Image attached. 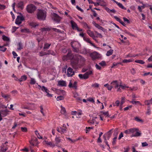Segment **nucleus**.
<instances>
[{"label":"nucleus","mask_w":152,"mask_h":152,"mask_svg":"<svg viewBox=\"0 0 152 152\" xmlns=\"http://www.w3.org/2000/svg\"><path fill=\"white\" fill-rule=\"evenodd\" d=\"M37 18L40 20H45L46 17V13L42 10H39L37 13Z\"/></svg>","instance_id":"1"},{"label":"nucleus","mask_w":152,"mask_h":152,"mask_svg":"<svg viewBox=\"0 0 152 152\" xmlns=\"http://www.w3.org/2000/svg\"><path fill=\"white\" fill-rule=\"evenodd\" d=\"M36 7L33 4H30L27 5L26 8V10L29 13H34L37 9Z\"/></svg>","instance_id":"2"},{"label":"nucleus","mask_w":152,"mask_h":152,"mask_svg":"<svg viewBox=\"0 0 152 152\" xmlns=\"http://www.w3.org/2000/svg\"><path fill=\"white\" fill-rule=\"evenodd\" d=\"M92 72L91 70H89L86 72L84 74H80L78 76L80 79L86 80L89 77V75L92 74Z\"/></svg>","instance_id":"3"},{"label":"nucleus","mask_w":152,"mask_h":152,"mask_svg":"<svg viewBox=\"0 0 152 152\" xmlns=\"http://www.w3.org/2000/svg\"><path fill=\"white\" fill-rule=\"evenodd\" d=\"M38 86L39 87V89H41L42 91L45 92L47 93L46 96H47L48 97H52L53 96V95L49 93L50 91L46 87L44 86H41L40 85H38Z\"/></svg>","instance_id":"4"},{"label":"nucleus","mask_w":152,"mask_h":152,"mask_svg":"<svg viewBox=\"0 0 152 152\" xmlns=\"http://www.w3.org/2000/svg\"><path fill=\"white\" fill-rule=\"evenodd\" d=\"M79 62V59L76 58L71 61V64L73 68L76 69L78 67Z\"/></svg>","instance_id":"5"},{"label":"nucleus","mask_w":152,"mask_h":152,"mask_svg":"<svg viewBox=\"0 0 152 152\" xmlns=\"http://www.w3.org/2000/svg\"><path fill=\"white\" fill-rule=\"evenodd\" d=\"M21 15H18L15 21V23L17 25L20 24L22 21L25 20L24 17L22 15L21 13H20Z\"/></svg>","instance_id":"6"},{"label":"nucleus","mask_w":152,"mask_h":152,"mask_svg":"<svg viewBox=\"0 0 152 152\" xmlns=\"http://www.w3.org/2000/svg\"><path fill=\"white\" fill-rule=\"evenodd\" d=\"M90 56L93 60H94L96 59H98L100 57V54L96 52H94L91 53Z\"/></svg>","instance_id":"7"},{"label":"nucleus","mask_w":152,"mask_h":152,"mask_svg":"<svg viewBox=\"0 0 152 152\" xmlns=\"http://www.w3.org/2000/svg\"><path fill=\"white\" fill-rule=\"evenodd\" d=\"M53 19L54 20L58 23H59L61 18L59 15L55 13H54L53 15Z\"/></svg>","instance_id":"8"},{"label":"nucleus","mask_w":152,"mask_h":152,"mask_svg":"<svg viewBox=\"0 0 152 152\" xmlns=\"http://www.w3.org/2000/svg\"><path fill=\"white\" fill-rule=\"evenodd\" d=\"M67 75L68 77H72L75 74V72L73 69L70 67H69L67 70Z\"/></svg>","instance_id":"9"},{"label":"nucleus","mask_w":152,"mask_h":152,"mask_svg":"<svg viewBox=\"0 0 152 152\" xmlns=\"http://www.w3.org/2000/svg\"><path fill=\"white\" fill-rule=\"evenodd\" d=\"M77 82L75 81L74 82L73 84L72 83V80H70V82L68 85V86L70 88H73L75 89H77Z\"/></svg>","instance_id":"10"},{"label":"nucleus","mask_w":152,"mask_h":152,"mask_svg":"<svg viewBox=\"0 0 152 152\" xmlns=\"http://www.w3.org/2000/svg\"><path fill=\"white\" fill-rule=\"evenodd\" d=\"M8 146L5 144H2L1 146L0 151L1 152H5L8 149Z\"/></svg>","instance_id":"11"},{"label":"nucleus","mask_w":152,"mask_h":152,"mask_svg":"<svg viewBox=\"0 0 152 152\" xmlns=\"http://www.w3.org/2000/svg\"><path fill=\"white\" fill-rule=\"evenodd\" d=\"M65 58H66V60L67 59L71 60L73 58V56L70 52H68L66 55L65 56L63 57L64 60Z\"/></svg>","instance_id":"12"},{"label":"nucleus","mask_w":152,"mask_h":152,"mask_svg":"<svg viewBox=\"0 0 152 152\" xmlns=\"http://www.w3.org/2000/svg\"><path fill=\"white\" fill-rule=\"evenodd\" d=\"M93 24L98 29H100L103 31L105 32L106 30L102 27L100 26L99 24H97L95 23L94 21H93L92 22Z\"/></svg>","instance_id":"13"},{"label":"nucleus","mask_w":152,"mask_h":152,"mask_svg":"<svg viewBox=\"0 0 152 152\" xmlns=\"http://www.w3.org/2000/svg\"><path fill=\"white\" fill-rule=\"evenodd\" d=\"M9 111L7 109L4 110H1L0 111V113L2 115V117H5L8 114V112Z\"/></svg>","instance_id":"14"},{"label":"nucleus","mask_w":152,"mask_h":152,"mask_svg":"<svg viewBox=\"0 0 152 152\" xmlns=\"http://www.w3.org/2000/svg\"><path fill=\"white\" fill-rule=\"evenodd\" d=\"M58 85L61 86H66V85L65 81L59 80L58 81Z\"/></svg>","instance_id":"15"},{"label":"nucleus","mask_w":152,"mask_h":152,"mask_svg":"<svg viewBox=\"0 0 152 152\" xmlns=\"http://www.w3.org/2000/svg\"><path fill=\"white\" fill-rule=\"evenodd\" d=\"M16 6L18 8L23 9L24 7L23 2L21 1L18 2L16 5Z\"/></svg>","instance_id":"16"},{"label":"nucleus","mask_w":152,"mask_h":152,"mask_svg":"<svg viewBox=\"0 0 152 152\" xmlns=\"http://www.w3.org/2000/svg\"><path fill=\"white\" fill-rule=\"evenodd\" d=\"M71 23L72 29L76 30L78 27L77 24L74 21L71 20Z\"/></svg>","instance_id":"17"},{"label":"nucleus","mask_w":152,"mask_h":152,"mask_svg":"<svg viewBox=\"0 0 152 152\" xmlns=\"http://www.w3.org/2000/svg\"><path fill=\"white\" fill-rule=\"evenodd\" d=\"M114 18L117 21L119 22L122 25L124 26H126V24L123 22L120 18L116 16H114Z\"/></svg>","instance_id":"18"},{"label":"nucleus","mask_w":152,"mask_h":152,"mask_svg":"<svg viewBox=\"0 0 152 152\" xmlns=\"http://www.w3.org/2000/svg\"><path fill=\"white\" fill-rule=\"evenodd\" d=\"M111 84L112 86H113L114 87H115V88H117L119 85L118 84V81L116 80L113 81L111 83Z\"/></svg>","instance_id":"19"},{"label":"nucleus","mask_w":152,"mask_h":152,"mask_svg":"<svg viewBox=\"0 0 152 152\" xmlns=\"http://www.w3.org/2000/svg\"><path fill=\"white\" fill-rule=\"evenodd\" d=\"M116 4L118 5L121 8V9L124 10H126V8L124 7L122 4L118 2V1H116L115 0H112Z\"/></svg>","instance_id":"20"},{"label":"nucleus","mask_w":152,"mask_h":152,"mask_svg":"<svg viewBox=\"0 0 152 152\" xmlns=\"http://www.w3.org/2000/svg\"><path fill=\"white\" fill-rule=\"evenodd\" d=\"M83 39L84 40H85L87 42L90 44L92 46H94V47H96L95 45L94 44L92 43L91 42V41L90 40V39L88 38H87L86 37H84Z\"/></svg>","instance_id":"21"},{"label":"nucleus","mask_w":152,"mask_h":152,"mask_svg":"<svg viewBox=\"0 0 152 152\" xmlns=\"http://www.w3.org/2000/svg\"><path fill=\"white\" fill-rule=\"evenodd\" d=\"M27 79V77L25 75L21 76L20 78L18 79V80L20 82H22L26 80Z\"/></svg>","instance_id":"22"},{"label":"nucleus","mask_w":152,"mask_h":152,"mask_svg":"<svg viewBox=\"0 0 152 152\" xmlns=\"http://www.w3.org/2000/svg\"><path fill=\"white\" fill-rule=\"evenodd\" d=\"M45 142L46 144L48 145H50V147H54L55 146V145H57V144L56 145L51 142H48L47 141H45Z\"/></svg>","instance_id":"23"},{"label":"nucleus","mask_w":152,"mask_h":152,"mask_svg":"<svg viewBox=\"0 0 152 152\" xmlns=\"http://www.w3.org/2000/svg\"><path fill=\"white\" fill-rule=\"evenodd\" d=\"M105 9L109 13L112 12L113 13H115L116 12V11L114 9L110 10L107 7H105Z\"/></svg>","instance_id":"24"},{"label":"nucleus","mask_w":152,"mask_h":152,"mask_svg":"<svg viewBox=\"0 0 152 152\" xmlns=\"http://www.w3.org/2000/svg\"><path fill=\"white\" fill-rule=\"evenodd\" d=\"M87 34L91 37H94V34L93 32L91 31L90 30H88L87 31Z\"/></svg>","instance_id":"25"},{"label":"nucleus","mask_w":152,"mask_h":152,"mask_svg":"<svg viewBox=\"0 0 152 152\" xmlns=\"http://www.w3.org/2000/svg\"><path fill=\"white\" fill-rule=\"evenodd\" d=\"M113 50L110 49L107 52V53H106V55L107 56H109L113 54Z\"/></svg>","instance_id":"26"},{"label":"nucleus","mask_w":152,"mask_h":152,"mask_svg":"<svg viewBox=\"0 0 152 152\" xmlns=\"http://www.w3.org/2000/svg\"><path fill=\"white\" fill-rule=\"evenodd\" d=\"M74 97L76 98V99L78 102H80L81 101V99L78 96L77 94H75Z\"/></svg>","instance_id":"27"},{"label":"nucleus","mask_w":152,"mask_h":152,"mask_svg":"<svg viewBox=\"0 0 152 152\" xmlns=\"http://www.w3.org/2000/svg\"><path fill=\"white\" fill-rule=\"evenodd\" d=\"M130 133H134L136 131H139V129L137 128H133L129 129Z\"/></svg>","instance_id":"28"},{"label":"nucleus","mask_w":152,"mask_h":152,"mask_svg":"<svg viewBox=\"0 0 152 152\" xmlns=\"http://www.w3.org/2000/svg\"><path fill=\"white\" fill-rule=\"evenodd\" d=\"M51 45V44H49L48 43H45L43 49H48Z\"/></svg>","instance_id":"29"},{"label":"nucleus","mask_w":152,"mask_h":152,"mask_svg":"<svg viewBox=\"0 0 152 152\" xmlns=\"http://www.w3.org/2000/svg\"><path fill=\"white\" fill-rule=\"evenodd\" d=\"M61 113L62 114H64L66 113V110L64 107H63L62 105L61 106Z\"/></svg>","instance_id":"30"},{"label":"nucleus","mask_w":152,"mask_h":152,"mask_svg":"<svg viewBox=\"0 0 152 152\" xmlns=\"http://www.w3.org/2000/svg\"><path fill=\"white\" fill-rule=\"evenodd\" d=\"M134 120L138 122H140L142 123L143 122V121L142 119H140L138 117H135L134 118Z\"/></svg>","instance_id":"31"},{"label":"nucleus","mask_w":152,"mask_h":152,"mask_svg":"<svg viewBox=\"0 0 152 152\" xmlns=\"http://www.w3.org/2000/svg\"><path fill=\"white\" fill-rule=\"evenodd\" d=\"M73 49V51L74 52L76 53H78L79 51V49L75 47H74L72 45V44L71 45Z\"/></svg>","instance_id":"32"},{"label":"nucleus","mask_w":152,"mask_h":152,"mask_svg":"<svg viewBox=\"0 0 152 152\" xmlns=\"http://www.w3.org/2000/svg\"><path fill=\"white\" fill-rule=\"evenodd\" d=\"M136 133L135 134H133L132 137H138L141 135V133L138 132V131H136Z\"/></svg>","instance_id":"33"},{"label":"nucleus","mask_w":152,"mask_h":152,"mask_svg":"<svg viewBox=\"0 0 152 152\" xmlns=\"http://www.w3.org/2000/svg\"><path fill=\"white\" fill-rule=\"evenodd\" d=\"M51 90L54 91H56L55 92L57 94H58V93L59 92V91L62 92L63 91V90L58 89L54 88H51Z\"/></svg>","instance_id":"34"},{"label":"nucleus","mask_w":152,"mask_h":152,"mask_svg":"<svg viewBox=\"0 0 152 152\" xmlns=\"http://www.w3.org/2000/svg\"><path fill=\"white\" fill-rule=\"evenodd\" d=\"M2 39L5 41H9L10 39L4 35H3L2 37Z\"/></svg>","instance_id":"35"},{"label":"nucleus","mask_w":152,"mask_h":152,"mask_svg":"<svg viewBox=\"0 0 152 152\" xmlns=\"http://www.w3.org/2000/svg\"><path fill=\"white\" fill-rule=\"evenodd\" d=\"M50 53H47L46 52H43L42 51H41L39 52V56H44L46 55H49L50 54Z\"/></svg>","instance_id":"36"},{"label":"nucleus","mask_w":152,"mask_h":152,"mask_svg":"<svg viewBox=\"0 0 152 152\" xmlns=\"http://www.w3.org/2000/svg\"><path fill=\"white\" fill-rule=\"evenodd\" d=\"M36 82L34 78H31L30 82V84L31 85H34L36 83Z\"/></svg>","instance_id":"37"},{"label":"nucleus","mask_w":152,"mask_h":152,"mask_svg":"<svg viewBox=\"0 0 152 152\" xmlns=\"http://www.w3.org/2000/svg\"><path fill=\"white\" fill-rule=\"evenodd\" d=\"M97 118L96 117H95L94 118H92V120H88V122L89 123L94 124V123L95 121L94 118Z\"/></svg>","instance_id":"38"},{"label":"nucleus","mask_w":152,"mask_h":152,"mask_svg":"<svg viewBox=\"0 0 152 152\" xmlns=\"http://www.w3.org/2000/svg\"><path fill=\"white\" fill-rule=\"evenodd\" d=\"M18 48L17 49L19 50H20L21 49H23V46L22 43L20 42L18 44Z\"/></svg>","instance_id":"39"},{"label":"nucleus","mask_w":152,"mask_h":152,"mask_svg":"<svg viewBox=\"0 0 152 152\" xmlns=\"http://www.w3.org/2000/svg\"><path fill=\"white\" fill-rule=\"evenodd\" d=\"M134 61L136 63H139L141 64H143L145 63V62L142 60H136Z\"/></svg>","instance_id":"40"},{"label":"nucleus","mask_w":152,"mask_h":152,"mask_svg":"<svg viewBox=\"0 0 152 152\" xmlns=\"http://www.w3.org/2000/svg\"><path fill=\"white\" fill-rule=\"evenodd\" d=\"M152 101V98L150 100H147L145 101V105H149L151 103V102Z\"/></svg>","instance_id":"41"},{"label":"nucleus","mask_w":152,"mask_h":152,"mask_svg":"<svg viewBox=\"0 0 152 152\" xmlns=\"http://www.w3.org/2000/svg\"><path fill=\"white\" fill-rule=\"evenodd\" d=\"M133 61L132 59H130L129 60L124 59L123 61V62L124 63H127L129 62H132Z\"/></svg>","instance_id":"42"},{"label":"nucleus","mask_w":152,"mask_h":152,"mask_svg":"<svg viewBox=\"0 0 152 152\" xmlns=\"http://www.w3.org/2000/svg\"><path fill=\"white\" fill-rule=\"evenodd\" d=\"M64 97L62 96H60L57 97L56 99L57 101H59L61 100H63L64 99Z\"/></svg>","instance_id":"43"},{"label":"nucleus","mask_w":152,"mask_h":152,"mask_svg":"<svg viewBox=\"0 0 152 152\" xmlns=\"http://www.w3.org/2000/svg\"><path fill=\"white\" fill-rule=\"evenodd\" d=\"M130 102L133 104H136L137 103L140 104V105H141V104L140 102L139 101H134V99H133L132 101H130Z\"/></svg>","instance_id":"44"},{"label":"nucleus","mask_w":152,"mask_h":152,"mask_svg":"<svg viewBox=\"0 0 152 152\" xmlns=\"http://www.w3.org/2000/svg\"><path fill=\"white\" fill-rule=\"evenodd\" d=\"M99 64L102 66H104L106 65V63L104 61H102L99 63Z\"/></svg>","instance_id":"45"},{"label":"nucleus","mask_w":152,"mask_h":152,"mask_svg":"<svg viewBox=\"0 0 152 152\" xmlns=\"http://www.w3.org/2000/svg\"><path fill=\"white\" fill-rule=\"evenodd\" d=\"M95 32L97 35V36H96V37H99L101 38H102V37L103 36L101 34L99 33L96 31H95Z\"/></svg>","instance_id":"46"},{"label":"nucleus","mask_w":152,"mask_h":152,"mask_svg":"<svg viewBox=\"0 0 152 152\" xmlns=\"http://www.w3.org/2000/svg\"><path fill=\"white\" fill-rule=\"evenodd\" d=\"M0 49H1L0 50L3 52H5L7 49L6 48H4V46H0Z\"/></svg>","instance_id":"47"},{"label":"nucleus","mask_w":152,"mask_h":152,"mask_svg":"<svg viewBox=\"0 0 152 152\" xmlns=\"http://www.w3.org/2000/svg\"><path fill=\"white\" fill-rule=\"evenodd\" d=\"M55 141L56 142V144H57L61 141L60 139L58 137H56L55 139Z\"/></svg>","instance_id":"48"},{"label":"nucleus","mask_w":152,"mask_h":152,"mask_svg":"<svg viewBox=\"0 0 152 152\" xmlns=\"http://www.w3.org/2000/svg\"><path fill=\"white\" fill-rule=\"evenodd\" d=\"M121 101L120 104L121 105H122L125 102V98L124 97H121Z\"/></svg>","instance_id":"49"},{"label":"nucleus","mask_w":152,"mask_h":152,"mask_svg":"<svg viewBox=\"0 0 152 152\" xmlns=\"http://www.w3.org/2000/svg\"><path fill=\"white\" fill-rule=\"evenodd\" d=\"M122 63L121 62H118L117 63H114L113 64V66L111 67L112 68H113L114 66H117L118 64H121Z\"/></svg>","instance_id":"50"},{"label":"nucleus","mask_w":152,"mask_h":152,"mask_svg":"<svg viewBox=\"0 0 152 152\" xmlns=\"http://www.w3.org/2000/svg\"><path fill=\"white\" fill-rule=\"evenodd\" d=\"M87 101L92 102L93 103H94L95 102L94 99L92 98H89L87 99Z\"/></svg>","instance_id":"51"},{"label":"nucleus","mask_w":152,"mask_h":152,"mask_svg":"<svg viewBox=\"0 0 152 152\" xmlns=\"http://www.w3.org/2000/svg\"><path fill=\"white\" fill-rule=\"evenodd\" d=\"M101 113H102L104 115H106L107 116L109 117L110 116L109 115V113L108 111H107V112H104L103 111H101Z\"/></svg>","instance_id":"52"},{"label":"nucleus","mask_w":152,"mask_h":152,"mask_svg":"<svg viewBox=\"0 0 152 152\" xmlns=\"http://www.w3.org/2000/svg\"><path fill=\"white\" fill-rule=\"evenodd\" d=\"M52 29L55 32H56L58 33H62V32L59 29H57L56 28H52Z\"/></svg>","instance_id":"53"},{"label":"nucleus","mask_w":152,"mask_h":152,"mask_svg":"<svg viewBox=\"0 0 152 152\" xmlns=\"http://www.w3.org/2000/svg\"><path fill=\"white\" fill-rule=\"evenodd\" d=\"M112 130L113 129H111L107 133L106 135H107L111 136L112 135ZM105 134L106 135V134Z\"/></svg>","instance_id":"54"},{"label":"nucleus","mask_w":152,"mask_h":152,"mask_svg":"<svg viewBox=\"0 0 152 152\" xmlns=\"http://www.w3.org/2000/svg\"><path fill=\"white\" fill-rule=\"evenodd\" d=\"M21 131L23 132H26L27 131V128L26 127H21Z\"/></svg>","instance_id":"55"},{"label":"nucleus","mask_w":152,"mask_h":152,"mask_svg":"<svg viewBox=\"0 0 152 152\" xmlns=\"http://www.w3.org/2000/svg\"><path fill=\"white\" fill-rule=\"evenodd\" d=\"M117 138V137H115L113 139V141L112 142V145H115V144L116 143V140Z\"/></svg>","instance_id":"56"},{"label":"nucleus","mask_w":152,"mask_h":152,"mask_svg":"<svg viewBox=\"0 0 152 152\" xmlns=\"http://www.w3.org/2000/svg\"><path fill=\"white\" fill-rule=\"evenodd\" d=\"M2 96L4 98H6L8 97H9V95L8 94H4L2 93L1 94Z\"/></svg>","instance_id":"57"},{"label":"nucleus","mask_w":152,"mask_h":152,"mask_svg":"<svg viewBox=\"0 0 152 152\" xmlns=\"http://www.w3.org/2000/svg\"><path fill=\"white\" fill-rule=\"evenodd\" d=\"M6 8V6L4 5H1L0 4V10H4Z\"/></svg>","instance_id":"58"},{"label":"nucleus","mask_w":152,"mask_h":152,"mask_svg":"<svg viewBox=\"0 0 152 152\" xmlns=\"http://www.w3.org/2000/svg\"><path fill=\"white\" fill-rule=\"evenodd\" d=\"M123 18V20H124V22H126L127 23H130V21L127 18H126L124 17Z\"/></svg>","instance_id":"59"},{"label":"nucleus","mask_w":152,"mask_h":152,"mask_svg":"<svg viewBox=\"0 0 152 152\" xmlns=\"http://www.w3.org/2000/svg\"><path fill=\"white\" fill-rule=\"evenodd\" d=\"M40 109H41L40 112L44 116L45 115V114L43 112V108L42 106L41 105L40 107Z\"/></svg>","instance_id":"60"},{"label":"nucleus","mask_w":152,"mask_h":152,"mask_svg":"<svg viewBox=\"0 0 152 152\" xmlns=\"http://www.w3.org/2000/svg\"><path fill=\"white\" fill-rule=\"evenodd\" d=\"M124 32H125V33L129 35L130 36H131L132 37H134V35L132 34L129 32H128L126 30H125L124 31Z\"/></svg>","instance_id":"61"},{"label":"nucleus","mask_w":152,"mask_h":152,"mask_svg":"<svg viewBox=\"0 0 152 152\" xmlns=\"http://www.w3.org/2000/svg\"><path fill=\"white\" fill-rule=\"evenodd\" d=\"M132 107V105H130L129 106L127 107L124 108V111L127 110H129V109L131 108Z\"/></svg>","instance_id":"62"},{"label":"nucleus","mask_w":152,"mask_h":152,"mask_svg":"<svg viewBox=\"0 0 152 152\" xmlns=\"http://www.w3.org/2000/svg\"><path fill=\"white\" fill-rule=\"evenodd\" d=\"M93 87L94 88H98L99 86V84L97 83L94 84L92 85Z\"/></svg>","instance_id":"63"},{"label":"nucleus","mask_w":152,"mask_h":152,"mask_svg":"<svg viewBox=\"0 0 152 152\" xmlns=\"http://www.w3.org/2000/svg\"><path fill=\"white\" fill-rule=\"evenodd\" d=\"M131 72L132 75H134L136 73V71L134 68H132L131 70Z\"/></svg>","instance_id":"64"}]
</instances>
